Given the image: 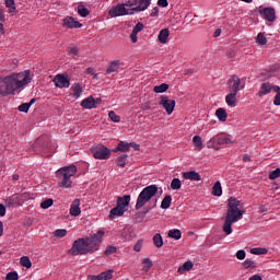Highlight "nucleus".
Instances as JSON below:
<instances>
[{"mask_svg":"<svg viewBox=\"0 0 280 280\" xmlns=\"http://www.w3.org/2000/svg\"><path fill=\"white\" fill-rule=\"evenodd\" d=\"M243 215L242 201L235 197H230L228 200V212L223 223V233L231 235V233H233V224H235L237 220H242Z\"/></svg>","mask_w":280,"mask_h":280,"instance_id":"nucleus-1","label":"nucleus"},{"mask_svg":"<svg viewBox=\"0 0 280 280\" xmlns=\"http://www.w3.org/2000/svg\"><path fill=\"white\" fill-rule=\"evenodd\" d=\"M78 173V166L75 164L62 166L56 171V177L59 180V187L63 189H71V176H75Z\"/></svg>","mask_w":280,"mask_h":280,"instance_id":"nucleus-2","label":"nucleus"},{"mask_svg":"<svg viewBox=\"0 0 280 280\" xmlns=\"http://www.w3.org/2000/svg\"><path fill=\"white\" fill-rule=\"evenodd\" d=\"M156 194H159V186L156 185H150L143 188L137 198L135 206L136 211L143 209V207H145V205H148V202H150V200L154 198Z\"/></svg>","mask_w":280,"mask_h":280,"instance_id":"nucleus-3","label":"nucleus"},{"mask_svg":"<svg viewBox=\"0 0 280 280\" xmlns=\"http://www.w3.org/2000/svg\"><path fill=\"white\" fill-rule=\"evenodd\" d=\"M15 91H21L24 86H27L32 82V71L24 70L22 72H13L9 75Z\"/></svg>","mask_w":280,"mask_h":280,"instance_id":"nucleus-4","label":"nucleus"},{"mask_svg":"<svg viewBox=\"0 0 280 280\" xmlns=\"http://www.w3.org/2000/svg\"><path fill=\"white\" fill-rule=\"evenodd\" d=\"M104 230L97 231V233L93 234L90 237H84L85 244L88 246V253H95L100 250V245L102 244V238L104 237Z\"/></svg>","mask_w":280,"mask_h":280,"instance_id":"nucleus-5","label":"nucleus"},{"mask_svg":"<svg viewBox=\"0 0 280 280\" xmlns=\"http://www.w3.org/2000/svg\"><path fill=\"white\" fill-rule=\"evenodd\" d=\"M0 95L2 97H8V95H16V90L10 75L0 77Z\"/></svg>","mask_w":280,"mask_h":280,"instance_id":"nucleus-6","label":"nucleus"},{"mask_svg":"<svg viewBox=\"0 0 280 280\" xmlns=\"http://www.w3.org/2000/svg\"><path fill=\"white\" fill-rule=\"evenodd\" d=\"M69 255H89L86 240L78 238L73 242L72 247L68 250Z\"/></svg>","mask_w":280,"mask_h":280,"instance_id":"nucleus-7","label":"nucleus"},{"mask_svg":"<svg viewBox=\"0 0 280 280\" xmlns=\"http://www.w3.org/2000/svg\"><path fill=\"white\" fill-rule=\"evenodd\" d=\"M91 152L94 159H98L100 161H107L110 159V150L107 149L104 144H96L91 148Z\"/></svg>","mask_w":280,"mask_h":280,"instance_id":"nucleus-8","label":"nucleus"},{"mask_svg":"<svg viewBox=\"0 0 280 280\" xmlns=\"http://www.w3.org/2000/svg\"><path fill=\"white\" fill-rule=\"evenodd\" d=\"M132 15V9H126V4L119 3L116 7H113L108 11V16L115 19L117 16H128Z\"/></svg>","mask_w":280,"mask_h":280,"instance_id":"nucleus-9","label":"nucleus"},{"mask_svg":"<svg viewBox=\"0 0 280 280\" xmlns=\"http://www.w3.org/2000/svg\"><path fill=\"white\" fill-rule=\"evenodd\" d=\"M229 143H233L231 138L224 136H215L208 142V148H213V150H220L218 145H229Z\"/></svg>","mask_w":280,"mask_h":280,"instance_id":"nucleus-10","label":"nucleus"},{"mask_svg":"<svg viewBox=\"0 0 280 280\" xmlns=\"http://www.w3.org/2000/svg\"><path fill=\"white\" fill-rule=\"evenodd\" d=\"M159 105L164 108L167 115H172L174 113V108H176V101L170 100L168 96L162 95L160 97Z\"/></svg>","mask_w":280,"mask_h":280,"instance_id":"nucleus-11","label":"nucleus"},{"mask_svg":"<svg viewBox=\"0 0 280 280\" xmlns=\"http://www.w3.org/2000/svg\"><path fill=\"white\" fill-rule=\"evenodd\" d=\"M52 82H55V86L57 89H69V86H71V80L67 74L55 75V78L52 79Z\"/></svg>","mask_w":280,"mask_h":280,"instance_id":"nucleus-12","label":"nucleus"},{"mask_svg":"<svg viewBox=\"0 0 280 280\" xmlns=\"http://www.w3.org/2000/svg\"><path fill=\"white\" fill-rule=\"evenodd\" d=\"M259 14L269 23H275L277 21V12L272 7H266L262 10H259Z\"/></svg>","mask_w":280,"mask_h":280,"instance_id":"nucleus-13","label":"nucleus"},{"mask_svg":"<svg viewBox=\"0 0 280 280\" xmlns=\"http://www.w3.org/2000/svg\"><path fill=\"white\" fill-rule=\"evenodd\" d=\"M240 84H242V79H240V77H237V74H233L230 77V79L228 80V86H229V91L230 93H240Z\"/></svg>","mask_w":280,"mask_h":280,"instance_id":"nucleus-14","label":"nucleus"},{"mask_svg":"<svg viewBox=\"0 0 280 280\" xmlns=\"http://www.w3.org/2000/svg\"><path fill=\"white\" fill-rule=\"evenodd\" d=\"M136 7L131 8L132 14L136 12H145L150 8L152 0H135Z\"/></svg>","mask_w":280,"mask_h":280,"instance_id":"nucleus-15","label":"nucleus"},{"mask_svg":"<svg viewBox=\"0 0 280 280\" xmlns=\"http://www.w3.org/2000/svg\"><path fill=\"white\" fill-rule=\"evenodd\" d=\"M62 27H67L68 30H80V27H82V23L75 21L72 16H66L63 19Z\"/></svg>","mask_w":280,"mask_h":280,"instance_id":"nucleus-16","label":"nucleus"},{"mask_svg":"<svg viewBox=\"0 0 280 280\" xmlns=\"http://www.w3.org/2000/svg\"><path fill=\"white\" fill-rule=\"evenodd\" d=\"M128 211V208H121L119 206H116L113 208L109 212V220H115V218H121L124 213Z\"/></svg>","mask_w":280,"mask_h":280,"instance_id":"nucleus-17","label":"nucleus"},{"mask_svg":"<svg viewBox=\"0 0 280 280\" xmlns=\"http://www.w3.org/2000/svg\"><path fill=\"white\" fill-rule=\"evenodd\" d=\"M270 91H275V85L270 84V82H265L261 84L257 95L258 97H264V95H268Z\"/></svg>","mask_w":280,"mask_h":280,"instance_id":"nucleus-18","label":"nucleus"},{"mask_svg":"<svg viewBox=\"0 0 280 280\" xmlns=\"http://www.w3.org/2000/svg\"><path fill=\"white\" fill-rule=\"evenodd\" d=\"M70 91L72 92V97H74V100H80V97H82V93L84 92L82 84L80 83L72 84Z\"/></svg>","mask_w":280,"mask_h":280,"instance_id":"nucleus-19","label":"nucleus"},{"mask_svg":"<svg viewBox=\"0 0 280 280\" xmlns=\"http://www.w3.org/2000/svg\"><path fill=\"white\" fill-rule=\"evenodd\" d=\"M183 178H185V180H196V182L202 180V176H200V173L196 171L184 172Z\"/></svg>","mask_w":280,"mask_h":280,"instance_id":"nucleus-20","label":"nucleus"},{"mask_svg":"<svg viewBox=\"0 0 280 280\" xmlns=\"http://www.w3.org/2000/svg\"><path fill=\"white\" fill-rule=\"evenodd\" d=\"M80 213H82V210L80 209V199H74L70 206V215L78 218Z\"/></svg>","mask_w":280,"mask_h":280,"instance_id":"nucleus-21","label":"nucleus"},{"mask_svg":"<svg viewBox=\"0 0 280 280\" xmlns=\"http://www.w3.org/2000/svg\"><path fill=\"white\" fill-rule=\"evenodd\" d=\"M113 272H115L113 269L103 271L98 276H92L91 280H110L113 279Z\"/></svg>","mask_w":280,"mask_h":280,"instance_id":"nucleus-22","label":"nucleus"},{"mask_svg":"<svg viewBox=\"0 0 280 280\" xmlns=\"http://www.w3.org/2000/svg\"><path fill=\"white\" fill-rule=\"evenodd\" d=\"M7 207H19L21 205V197L19 195H13L5 200Z\"/></svg>","mask_w":280,"mask_h":280,"instance_id":"nucleus-23","label":"nucleus"},{"mask_svg":"<svg viewBox=\"0 0 280 280\" xmlns=\"http://www.w3.org/2000/svg\"><path fill=\"white\" fill-rule=\"evenodd\" d=\"M81 106L82 108L91 110V108H96L97 105H95V98L93 96H89L81 102Z\"/></svg>","mask_w":280,"mask_h":280,"instance_id":"nucleus-24","label":"nucleus"},{"mask_svg":"<svg viewBox=\"0 0 280 280\" xmlns=\"http://www.w3.org/2000/svg\"><path fill=\"white\" fill-rule=\"evenodd\" d=\"M119 67H121V61H112L106 70V74L110 75V73H117V71H119Z\"/></svg>","mask_w":280,"mask_h":280,"instance_id":"nucleus-25","label":"nucleus"},{"mask_svg":"<svg viewBox=\"0 0 280 280\" xmlns=\"http://www.w3.org/2000/svg\"><path fill=\"white\" fill-rule=\"evenodd\" d=\"M130 205V195H125L122 197L117 198V205L121 209H127V207Z\"/></svg>","mask_w":280,"mask_h":280,"instance_id":"nucleus-26","label":"nucleus"},{"mask_svg":"<svg viewBox=\"0 0 280 280\" xmlns=\"http://www.w3.org/2000/svg\"><path fill=\"white\" fill-rule=\"evenodd\" d=\"M225 103L228 104V106H231L232 108H235L236 104H237V94L230 92L226 96H225Z\"/></svg>","mask_w":280,"mask_h":280,"instance_id":"nucleus-27","label":"nucleus"},{"mask_svg":"<svg viewBox=\"0 0 280 280\" xmlns=\"http://www.w3.org/2000/svg\"><path fill=\"white\" fill-rule=\"evenodd\" d=\"M113 152H130V142L120 141Z\"/></svg>","mask_w":280,"mask_h":280,"instance_id":"nucleus-28","label":"nucleus"},{"mask_svg":"<svg viewBox=\"0 0 280 280\" xmlns=\"http://www.w3.org/2000/svg\"><path fill=\"white\" fill-rule=\"evenodd\" d=\"M167 38H170V28H163L162 31H160L158 40L165 45V43H167Z\"/></svg>","mask_w":280,"mask_h":280,"instance_id":"nucleus-29","label":"nucleus"},{"mask_svg":"<svg viewBox=\"0 0 280 280\" xmlns=\"http://www.w3.org/2000/svg\"><path fill=\"white\" fill-rule=\"evenodd\" d=\"M215 117H218L219 121H226L229 114H226V109L220 107L215 110Z\"/></svg>","mask_w":280,"mask_h":280,"instance_id":"nucleus-30","label":"nucleus"},{"mask_svg":"<svg viewBox=\"0 0 280 280\" xmlns=\"http://www.w3.org/2000/svg\"><path fill=\"white\" fill-rule=\"evenodd\" d=\"M191 268H194V262H191V260H187L186 262H184L183 266H180V267L177 269V272H178L179 275H183V272L189 271V270H191Z\"/></svg>","mask_w":280,"mask_h":280,"instance_id":"nucleus-31","label":"nucleus"},{"mask_svg":"<svg viewBox=\"0 0 280 280\" xmlns=\"http://www.w3.org/2000/svg\"><path fill=\"white\" fill-rule=\"evenodd\" d=\"M156 202H158V200L155 199V201H154L152 207L147 208V210L144 212L136 213V220H143V218H145V215H148V213L150 211H152V209H154V207H156Z\"/></svg>","mask_w":280,"mask_h":280,"instance_id":"nucleus-32","label":"nucleus"},{"mask_svg":"<svg viewBox=\"0 0 280 280\" xmlns=\"http://www.w3.org/2000/svg\"><path fill=\"white\" fill-rule=\"evenodd\" d=\"M170 207H172V195H166L161 202V209H170Z\"/></svg>","mask_w":280,"mask_h":280,"instance_id":"nucleus-33","label":"nucleus"},{"mask_svg":"<svg viewBox=\"0 0 280 280\" xmlns=\"http://www.w3.org/2000/svg\"><path fill=\"white\" fill-rule=\"evenodd\" d=\"M127 161H128V154L126 153L118 155V158L116 159V163L119 167H126Z\"/></svg>","mask_w":280,"mask_h":280,"instance_id":"nucleus-34","label":"nucleus"},{"mask_svg":"<svg viewBox=\"0 0 280 280\" xmlns=\"http://www.w3.org/2000/svg\"><path fill=\"white\" fill-rule=\"evenodd\" d=\"M168 237H172V240H180L183 237V233L178 229L170 230Z\"/></svg>","mask_w":280,"mask_h":280,"instance_id":"nucleus-35","label":"nucleus"},{"mask_svg":"<svg viewBox=\"0 0 280 280\" xmlns=\"http://www.w3.org/2000/svg\"><path fill=\"white\" fill-rule=\"evenodd\" d=\"M78 14H80L82 16V19H86V16H89V14H91V11H89V9H86V7H84V4H79L78 5Z\"/></svg>","mask_w":280,"mask_h":280,"instance_id":"nucleus-36","label":"nucleus"},{"mask_svg":"<svg viewBox=\"0 0 280 280\" xmlns=\"http://www.w3.org/2000/svg\"><path fill=\"white\" fill-rule=\"evenodd\" d=\"M5 5L9 8V14H16V5L14 0H4Z\"/></svg>","mask_w":280,"mask_h":280,"instance_id":"nucleus-37","label":"nucleus"},{"mask_svg":"<svg viewBox=\"0 0 280 280\" xmlns=\"http://www.w3.org/2000/svg\"><path fill=\"white\" fill-rule=\"evenodd\" d=\"M170 89V84L167 83H162L160 85H155L153 88L154 93H165Z\"/></svg>","mask_w":280,"mask_h":280,"instance_id":"nucleus-38","label":"nucleus"},{"mask_svg":"<svg viewBox=\"0 0 280 280\" xmlns=\"http://www.w3.org/2000/svg\"><path fill=\"white\" fill-rule=\"evenodd\" d=\"M212 196H222V184L217 182L212 187Z\"/></svg>","mask_w":280,"mask_h":280,"instance_id":"nucleus-39","label":"nucleus"},{"mask_svg":"<svg viewBox=\"0 0 280 280\" xmlns=\"http://www.w3.org/2000/svg\"><path fill=\"white\" fill-rule=\"evenodd\" d=\"M192 143L195 145V150H202V138L200 136H194Z\"/></svg>","mask_w":280,"mask_h":280,"instance_id":"nucleus-40","label":"nucleus"},{"mask_svg":"<svg viewBox=\"0 0 280 280\" xmlns=\"http://www.w3.org/2000/svg\"><path fill=\"white\" fill-rule=\"evenodd\" d=\"M153 243H154V246H156V248H161L163 246V236H161L160 233H156L153 236Z\"/></svg>","mask_w":280,"mask_h":280,"instance_id":"nucleus-41","label":"nucleus"},{"mask_svg":"<svg viewBox=\"0 0 280 280\" xmlns=\"http://www.w3.org/2000/svg\"><path fill=\"white\" fill-rule=\"evenodd\" d=\"M242 266L245 270H248V268H257V262L253 259H246L242 262Z\"/></svg>","mask_w":280,"mask_h":280,"instance_id":"nucleus-42","label":"nucleus"},{"mask_svg":"<svg viewBox=\"0 0 280 280\" xmlns=\"http://www.w3.org/2000/svg\"><path fill=\"white\" fill-rule=\"evenodd\" d=\"M142 264L144 272H150V269L154 266L150 258H143Z\"/></svg>","mask_w":280,"mask_h":280,"instance_id":"nucleus-43","label":"nucleus"},{"mask_svg":"<svg viewBox=\"0 0 280 280\" xmlns=\"http://www.w3.org/2000/svg\"><path fill=\"white\" fill-rule=\"evenodd\" d=\"M252 255H268V249L264 247H255L250 249Z\"/></svg>","mask_w":280,"mask_h":280,"instance_id":"nucleus-44","label":"nucleus"},{"mask_svg":"<svg viewBox=\"0 0 280 280\" xmlns=\"http://www.w3.org/2000/svg\"><path fill=\"white\" fill-rule=\"evenodd\" d=\"M273 93H277L273 100L275 106H280V86L275 85Z\"/></svg>","mask_w":280,"mask_h":280,"instance_id":"nucleus-45","label":"nucleus"},{"mask_svg":"<svg viewBox=\"0 0 280 280\" xmlns=\"http://www.w3.org/2000/svg\"><path fill=\"white\" fill-rule=\"evenodd\" d=\"M20 264L24 268H32V260H30V257L27 256H23L22 258H20Z\"/></svg>","mask_w":280,"mask_h":280,"instance_id":"nucleus-46","label":"nucleus"},{"mask_svg":"<svg viewBox=\"0 0 280 280\" xmlns=\"http://www.w3.org/2000/svg\"><path fill=\"white\" fill-rule=\"evenodd\" d=\"M183 187V183L178 178H173L171 182V189L178 190Z\"/></svg>","mask_w":280,"mask_h":280,"instance_id":"nucleus-47","label":"nucleus"},{"mask_svg":"<svg viewBox=\"0 0 280 280\" xmlns=\"http://www.w3.org/2000/svg\"><path fill=\"white\" fill-rule=\"evenodd\" d=\"M256 43H258V45H267L268 39L266 38V35H264V33H258L256 37Z\"/></svg>","mask_w":280,"mask_h":280,"instance_id":"nucleus-48","label":"nucleus"},{"mask_svg":"<svg viewBox=\"0 0 280 280\" xmlns=\"http://www.w3.org/2000/svg\"><path fill=\"white\" fill-rule=\"evenodd\" d=\"M108 117L112 121H114V124H119V121H121V117H119V115L115 114L114 110L109 112Z\"/></svg>","mask_w":280,"mask_h":280,"instance_id":"nucleus-49","label":"nucleus"},{"mask_svg":"<svg viewBox=\"0 0 280 280\" xmlns=\"http://www.w3.org/2000/svg\"><path fill=\"white\" fill-rule=\"evenodd\" d=\"M52 235L55 237H67V230L65 229H58L56 231L52 232Z\"/></svg>","mask_w":280,"mask_h":280,"instance_id":"nucleus-50","label":"nucleus"},{"mask_svg":"<svg viewBox=\"0 0 280 280\" xmlns=\"http://www.w3.org/2000/svg\"><path fill=\"white\" fill-rule=\"evenodd\" d=\"M280 177V168H276L269 173V180H277Z\"/></svg>","mask_w":280,"mask_h":280,"instance_id":"nucleus-51","label":"nucleus"},{"mask_svg":"<svg viewBox=\"0 0 280 280\" xmlns=\"http://www.w3.org/2000/svg\"><path fill=\"white\" fill-rule=\"evenodd\" d=\"M54 206V199L51 198H48L46 200H44L42 203H40V207L43 209H49V207H52Z\"/></svg>","mask_w":280,"mask_h":280,"instance_id":"nucleus-52","label":"nucleus"},{"mask_svg":"<svg viewBox=\"0 0 280 280\" xmlns=\"http://www.w3.org/2000/svg\"><path fill=\"white\" fill-rule=\"evenodd\" d=\"M5 280H19V272L11 271V272L7 273Z\"/></svg>","mask_w":280,"mask_h":280,"instance_id":"nucleus-53","label":"nucleus"},{"mask_svg":"<svg viewBox=\"0 0 280 280\" xmlns=\"http://www.w3.org/2000/svg\"><path fill=\"white\" fill-rule=\"evenodd\" d=\"M141 248H143V240H139L135 245H133V250L136 253H141Z\"/></svg>","mask_w":280,"mask_h":280,"instance_id":"nucleus-54","label":"nucleus"},{"mask_svg":"<svg viewBox=\"0 0 280 280\" xmlns=\"http://www.w3.org/2000/svg\"><path fill=\"white\" fill-rule=\"evenodd\" d=\"M236 258L240 259V261L246 259V250H244V249L237 250Z\"/></svg>","mask_w":280,"mask_h":280,"instance_id":"nucleus-55","label":"nucleus"},{"mask_svg":"<svg viewBox=\"0 0 280 280\" xmlns=\"http://www.w3.org/2000/svg\"><path fill=\"white\" fill-rule=\"evenodd\" d=\"M143 23L141 22H138L135 26H133V30L132 32H135L136 34H139V32H143Z\"/></svg>","mask_w":280,"mask_h":280,"instance_id":"nucleus-56","label":"nucleus"},{"mask_svg":"<svg viewBox=\"0 0 280 280\" xmlns=\"http://www.w3.org/2000/svg\"><path fill=\"white\" fill-rule=\"evenodd\" d=\"M68 54L70 56H78V54H80V49H78V47H75V46L69 47Z\"/></svg>","mask_w":280,"mask_h":280,"instance_id":"nucleus-57","label":"nucleus"},{"mask_svg":"<svg viewBox=\"0 0 280 280\" xmlns=\"http://www.w3.org/2000/svg\"><path fill=\"white\" fill-rule=\"evenodd\" d=\"M20 197V202L22 203L24 200H30L32 199V194L30 192H23L22 195H19Z\"/></svg>","mask_w":280,"mask_h":280,"instance_id":"nucleus-58","label":"nucleus"},{"mask_svg":"<svg viewBox=\"0 0 280 280\" xmlns=\"http://www.w3.org/2000/svg\"><path fill=\"white\" fill-rule=\"evenodd\" d=\"M18 110H20V113H27L30 110V105H27V103L21 104L18 107Z\"/></svg>","mask_w":280,"mask_h":280,"instance_id":"nucleus-59","label":"nucleus"},{"mask_svg":"<svg viewBox=\"0 0 280 280\" xmlns=\"http://www.w3.org/2000/svg\"><path fill=\"white\" fill-rule=\"evenodd\" d=\"M114 253H117V247L115 246H107L105 249V255H114Z\"/></svg>","mask_w":280,"mask_h":280,"instance_id":"nucleus-60","label":"nucleus"},{"mask_svg":"<svg viewBox=\"0 0 280 280\" xmlns=\"http://www.w3.org/2000/svg\"><path fill=\"white\" fill-rule=\"evenodd\" d=\"M122 5H125V8H136V2L135 0H128L125 3H122Z\"/></svg>","mask_w":280,"mask_h":280,"instance_id":"nucleus-61","label":"nucleus"},{"mask_svg":"<svg viewBox=\"0 0 280 280\" xmlns=\"http://www.w3.org/2000/svg\"><path fill=\"white\" fill-rule=\"evenodd\" d=\"M158 5L160 8H167L170 5V2H167V0H158Z\"/></svg>","mask_w":280,"mask_h":280,"instance_id":"nucleus-62","label":"nucleus"},{"mask_svg":"<svg viewBox=\"0 0 280 280\" xmlns=\"http://www.w3.org/2000/svg\"><path fill=\"white\" fill-rule=\"evenodd\" d=\"M150 16H152V18L159 16V8L158 7L152 9Z\"/></svg>","mask_w":280,"mask_h":280,"instance_id":"nucleus-63","label":"nucleus"},{"mask_svg":"<svg viewBox=\"0 0 280 280\" xmlns=\"http://www.w3.org/2000/svg\"><path fill=\"white\" fill-rule=\"evenodd\" d=\"M248 280H262L261 276H259L258 273L252 276Z\"/></svg>","mask_w":280,"mask_h":280,"instance_id":"nucleus-64","label":"nucleus"}]
</instances>
